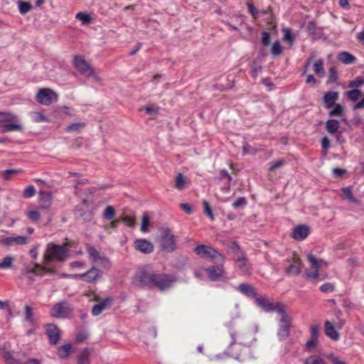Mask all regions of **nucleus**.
Here are the masks:
<instances>
[{
  "label": "nucleus",
  "instance_id": "0e129e2a",
  "mask_svg": "<svg viewBox=\"0 0 364 364\" xmlns=\"http://www.w3.org/2000/svg\"><path fill=\"white\" fill-rule=\"evenodd\" d=\"M334 289V286L331 283H325L322 284L320 287V290L322 292L327 293V292H331Z\"/></svg>",
  "mask_w": 364,
  "mask_h": 364
},
{
  "label": "nucleus",
  "instance_id": "a19ab883",
  "mask_svg": "<svg viewBox=\"0 0 364 364\" xmlns=\"http://www.w3.org/2000/svg\"><path fill=\"white\" fill-rule=\"evenodd\" d=\"M304 364H326L325 360L318 355H311L307 358Z\"/></svg>",
  "mask_w": 364,
  "mask_h": 364
},
{
  "label": "nucleus",
  "instance_id": "9d476101",
  "mask_svg": "<svg viewBox=\"0 0 364 364\" xmlns=\"http://www.w3.org/2000/svg\"><path fill=\"white\" fill-rule=\"evenodd\" d=\"M176 281L175 277L166 274L155 273L153 287H156L161 291L168 289Z\"/></svg>",
  "mask_w": 364,
  "mask_h": 364
},
{
  "label": "nucleus",
  "instance_id": "7c9ffc66",
  "mask_svg": "<svg viewBox=\"0 0 364 364\" xmlns=\"http://www.w3.org/2000/svg\"><path fill=\"white\" fill-rule=\"evenodd\" d=\"M332 108L333 109L328 113L329 117H343L345 115L344 109L341 105L336 104Z\"/></svg>",
  "mask_w": 364,
  "mask_h": 364
},
{
  "label": "nucleus",
  "instance_id": "680f3d73",
  "mask_svg": "<svg viewBox=\"0 0 364 364\" xmlns=\"http://www.w3.org/2000/svg\"><path fill=\"white\" fill-rule=\"evenodd\" d=\"M270 33L269 32L264 31L262 33V43L264 46H267L270 44Z\"/></svg>",
  "mask_w": 364,
  "mask_h": 364
},
{
  "label": "nucleus",
  "instance_id": "b1692460",
  "mask_svg": "<svg viewBox=\"0 0 364 364\" xmlns=\"http://www.w3.org/2000/svg\"><path fill=\"white\" fill-rule=\"evenodd\" d=\"M338 60L346 65L353 64L356 58L354 55L346 51H342L337 56Z\"/></svg>",
  "mask_w": 364,
  "mask_h": 364
},
{
  "label": "nucleus",
  "instance_id": "2eb2a0df",
  "mask_svg": "<svg viewBox=\"0 0 364 364\" xmlns=\"http://www.w3.org/2000/svg\"><path fill=\"white\" fill-rule=\"evenodd\" d=\"M338 92H326L323 97L321 98V104L325 109H331L335 105L336 101L338 100Z\"/></svg>",
  "mask_w": 364,
  "mask_h": 364
},
{
  "label": "nucleus",
  "instance_id": "ea45409f",
  "mask_svg": "<svg viewBox=\"0 0 364 364\" xmlns=\"http://www.w3.org/2000/svg\"><path fill=\"white\" fill-rule=\"evenodd\" d=\"M150 224V219L146 212H144L142 215L141 224L140 230L143 232H146L149 230V226Z\"/></svg>",
  "mask_w": 364,
  "mask_h": 364
},
{
  "label": "nucleus",
  "instance_id": "4468645a",
  "mask_svg": "<svg viewBox=\"0 0 364 364\" xmlns=\"http://www.w3.org/2000/svg\"><path fill=\"white\" fill-rule=\"evenodd\" d=\"M46 334L49 342L53 345H56L60 338V331L55 324L50 323L46 326Z\"/></svg>",
  "mask_w": 364,
  "mask_h": 364
},
{
  "label": "nucleus",
  "instance_id": "4c0bfd02",
  "mask_svg": "<svg viewBox=\"0 0 364 364\" xmlns=\"http://www.w3.org/2000/svg\"><path fill=\"white\" fill-rule=\"evenodd\" d=\"M314 70L320 77L324 75L323 61L321 59L316 60L314 64Z\"/></svg>",
  "mask_w": 364,
  "mask_h": 364
},
{
  "label": "nucleus",
  "instance_id": "c756f323",
  "mask_svg": "<svg viewBox=\"0 0 364 364\" xmlns=\"http://www.w3.org/2000/svg\"><path fill=\"white\" fill-rule=\"evenodd\" d=\"M31 117L32 120L36 123L47 122L49 121L48 117L41 112H31Z\"/></svg>",
  "mask_w": 364,
  "mask_h": 364
},
{
  "label": "nucleus",
  "instance_id": "bb28decb",
  "mask_svg": "<svg viewBox=\"0 0 364 364\" xmlns=\"http://www.w3.org/2000/svg\"><path fill=\"white\" fill-rule=\"evenodd\" d=\"M340 127L339 122L336 119H330L326 122L325 129L330 134L336 133Z\"/></svg>",
  "mask_w": 364,
  "mask_h": 364
},
{
  "label": "nucleus",
  "instance_id": "5701e85b",
  "mask_svg": "<svg viewBox=\"0 0 364 364\" xmlns=\"http://www.w3.org/2000/svg\"><path fill=\"white\" fill-rule=\"evenodd\" d=\"M51 199L52 195L50 192L42 191L39 192V200L42 208H48L51 205Z\"/></svg>",
  "mask_w": 364,
  "mask_h": 364
},
{
  "label": "nucleus",
  "instance_id": "e433bc0d",
  "mask_svg": "<svg viewBox=\"0 0 364 364\" xmlns=\"http://www.w3.org/2000/svg\"><path fill=\"white\" fill-rule=\"evenodd\" d=\"M18 5L21 14H26L32 9L31 4L28 1H19Z\"/></svg>",
  "mask_w": 364,
  "mask_h": 364
},
{
  "label": "nucleus",
  "instance_id": "393cba45",
  "mask_svg": "<svg viewBox=\"0 0 364 364\" xmlns=\"http://www.w3.org/2000/svg\"><path fill=\"white\" fill-rule=\"evenodd\" d=\"M237 289L243 294L250 296L255 297L257 292L255 289L250 284H241L237 287Z\"/></svg>",
  "mask_w": 364,
  "mask_h": 364
},
{
  "label": "nucleus",
  "instance_id": "a18cd8bd",
  "mask_svg": "<svg viewBox=\"0 0 364 364\" xmlns=\"http://www.w3.org/2000/svg\"><path fill=\"white\" fill-rule=\"evenodd\" d=\"M362 92L360 90H352L347 92V97L353 102H355L358 100Z\"/></svg>",
  "mask_w": 364,
  "mask_h": 364
},
{
  "label": "nucleus",
  "instance_id": "cd10ccee",
  "mask_svg": "<svg viewBox=\"0 0 364 364\" xmlns=\"http://www.w3.org/2000/svg\"><path fill=\"white\" fill-rule=\"evenodd\" d=\"M86 251L89 255V258L93 262H97L104 253L97 251L94 247L88 246Z\"/></svg>",
  "mask_w": 364,
  "mask_h": 364
},
{
  "label": "nucleus",
  "instance_id": "4d7b16f0",
  "mask_svg": "<svg viewBox=\"0 0 364 364\" xmlns=\"http://www.w3.org/2000/svg\"><path fill=\"white\" fill-rule=\"evenodd\" d=\"M311 338L318 339L319 335V326L318 324L312 325L310 328Z\"/></svg>",
  "mask_w": 364,
  "mask_h": 364
},
{
  "label": "nucleus",
  "instance_id": "13d9d810",
  "mask_svg": "<svg viewBox=\"0 0 364 364\" xmlns=\"http://www.w3.org/2000/svg\"><path fill=\"white\" fill-rule=\"evenodd\" d=\"M247 204V200L244 197L238 198L232 204V207L237 209L240 207L245 206Z\"/></svg>",
  "mask_w": 364,
  "mask_h": 364
},
{
  "label": "nucleus",
  "instance_id": "bf43d9fd",
  "mask_svg": "<svg viewBox=\"0 0 364 364\" xmlns=\"http://www.w3.org/2000/svg\"><path fill=\"white\" fill-rule=\"evenodd\" d=\"M27 215L30 220L33 222H36L40 218V213L36 210H29L27 212Z\"/></svg>",
  "mask_w": 364,
  "mask_h": 364
},
{
  "label": "nucleus",
  "instance_id": "6e6552de",
  "mask_svg": "<svg viewBox=\"0 0 364 364\" xmlns=\"http://www.w3.org/2000/svg\"><path fill=\"white\" fill-rule=\"evenodd\" d=\"M255 304L265 312L276 311L278 314L284 310V306L280 303L274 304L267 297H255Z\"/></svg>",
  "mask_w": 364,
  "mask_h": 364
},
{
  "label": "nucleus",
  "instance_id": "1a4fd4ad",
  "mask_svg": "<svg viewBox=\"0 0 364 364\" xmlns=\"http://www.w3.org/2000/svg\"><path fill=\"white\" fill-rule=\"evenodd\" d=\"M307 259L310 263V269L305 273L306 278L316 279L318 276V269L326 264V262L323 259H317L312 254L308 255Z\"/></svg>",
  "mask_w": 364,
  "mask_h": 364
},
{
  "label": "nucleus",
  "instance_id": "79ce46f5",
  "mask_svg": "<svg viewBox=\"0 0 364 364\" xmlns=\"http://www.w3.org/2000/svg\"><path fill=\"white\" fill-rule=\"evenodd\" d=\"M283 33H284L283 40L284 41H288L289 43L291 46L294 43V36L292 34L291 30L287 28H284L282 29Z\"/></svg>",
  "mask_w": 364,
  "mask_h": 364
},
{
  "label": "nucleus",
  "instance_id": "0eeeda50",
  "mask_svg": "<svg viewBox=\"0 0 364 364\" xmlns=\"http://www.w3.org/2000/svg\"><path fill=\"white\" fill-rule=\"evenodd\" d=\"M279 328L277 336L279 340H284L289 336L290 326L291 323V317L287 314L285 309L279 314Z\"/></svg>",
  "mask_w": 364,
  "mask_h": 364
},
{
  "label": "nucleus",
  "instance_id": "5fc2aeb1",
  "mask_svg": "<svg viewBox=\"0 0 364 364\" xmlns=\"http://www.w3.org/2000/svg\"><path fill=\"white\" fill-rule=\"evenodd\" d=\"M328 73V82L331 83L336 82L338 79L336 68L335 67L330 68Z\"/></svg>",
  "mask_w": 364,
  "mask_h": 364
},
{
  "label": "nucleus",
  "instance_id": "69168bd1",
  "mask_svg": "<svg viewBox=\"0 0 364 364\" xmlns=\"http://www.w3.org/2000/svg\"><path fill=\"white\" fill-rule=\"evenodd\" d=\"M0 244L6 247L13 246V237H6L0 239Z\"/></svg>",
  "mask_w": 364,
  "mask_h": 364
},
{
  "label": "nucleus",
  "instance_id": "39448f33",
  "mask_svg": "<svg viewBox=\"0 0 364 364\" xmlns=\"http://www.w3.org/2000/svg\"><path fill=\"white\" fill-rule=\"evenodd\" d=\"M155 273L149 267L140 269L135 276V282L141 288H153Z\"/></svg>",
  "mask_w": 364,
  "mask_h": 364
},
{
  "label": "nucleus",
  "instance_id": "c9c22d12",
  "mask_svg": "<svg viewBox=\"0 0 364 364\" xmlns=\"http://www.w3.org/2000/svg\"><path fill=\"white\" fill-rule=\"evenodd\" d=\"M25 310V321L29 322L30 323H33L34 322V314H33V309L29 306L26 305L24 307Z\"/></svg>",
  "mask_w": 364,
  "mask_h": 364
},
{
  "label": "nucleus",
  "instance_id": "4be33fe9",
  "mask_svg": "<svg viewBox=\"0 0 364 364\" xmlns=\"http://www.w3.org/2000/svg\"><path fill=\"white\" fill-rule=\"evenodd\" d=\"M112 303V299L107 297L101 302L95 304L92 309V314L94 316H99L102 311Z\"/></svg>",
  "mask_w": 364,
  "mask_h": 364
},
{
  "label": "nucleus",
  "instance_id": "20e7f679",
  "mask_svg": "<svg viewBox=\"0 0 364 364\" xmlns=\"http://www.w3.org/2000/svg\"><path fill=\"white\" fill-rule=\"evenodd\" d=\"M159 242L161 249L168 252H173L176 248L175 236L171 229L168 228H162L161 229Z\"/></svg>",
  "mask_w": 364,
  "mask_h": 364
},
{
  "label": "nucleus",
  "instance_id": "3c124183",
  "mask_svg": "<svg viewBox=\"0 0 364 364\" xmlns=\"http://www.w3.org/2000/svg\"><path fill=\"white\" fill-rule=\"evenodd\" d=\"M36 193V190L33 186H27L23 193V197L25 198H29L33 196H34Z\"/></svg>",
  "mask_w": 364,
  "mask_h": 364
},
{
  "label": "nucleus",
  "instance_id": "dca6fc26",
  "mask_svg": "<svg viewBox=\"0 0 364 364\" xmlns=\"http://www.w3.org/2000/svg\"><path fill=\"white\" fill-rule=\"evenodd\" d=\"M309 232V228L306 225H299L292 230L291 235L294 240L301 241L307 237Z\"/></svg>",
  "mask_w": 364,
  "mask_h": 364
},
{
  "label": "nucleus",
  "instance_id": "774afa93",
  "mask_svg": "<svg viewBox=\"0 0 364 364\" xmlns=\"http://www.w3.org/2000/svg\"><path fill=\"white\" fill-rule=\"evenodd\" d=\"M4 360L6 364H20V362L15 359L11 354H7Z\"/></svg>",
  "mask_w": 364,
  "mask_h": 364
},
{
  "label": "nucleus",
  "instance_id": "f03ea898",
  "mask_svg": "<svg viewBox=\"0 0 364 364\" xmlns=\"http://www.w3.org/2000/svg\"><path fill=\"white\" fill-rule=\"evenodd\" d=\"M23 127L19 124L18 117L10 112H0V132H21Z\"/></svg>",
  "mask_w": 364,
  "mask_h": 364
},
{
  "label": "nucleus",
  "instance_id": "f257e3e1",
  "mask_svg": "<svg viewBox=\"0 0 364 364\" xmlns=\"http://www.w3.org/2000/svg\"><path fill=\"white\" fill-rule=\"evenodd\" d=\"M69 257L67 244L62 245L49 242L43 254V263L48 264L52 262H64Z\"/></svg>",
  "mask_w": 364,
  "mask_h": 364
},
{
  "label": "nucleus",
  "instance_id": "603ef678",
  "mask_svg": "<svg viewBox=\"0 0 364 364\" xmlns=\"http://www.w3.org/2000/svg\"><path fill=\"white\" fill-rule=\"evenodd\" d=\"M318 339L311 338L305 344V348L309 352H312L317 344Z\"/></svg>",
  "mask_w": 364,
  "mask_h": 364
},
{
  "label": "nucleus",
  "instance_id": "6e6d98bb",
  "mask_svg": "<svg viewBox=\"0 0 364 364\" xmlns=\"http://www.w3.org/2000/svg\"><path fill=\"white\" fill-rule=\"evenodd\" d=\"M364 84V80L362 77H357L354 80L350 82L349 87H359Z\"/></svg>",
  "mask_w": 364,
  "mask_h": 364
},
{
  "label": "nucleus",
  "instance_id": "58836bf2",
  "mask_svg": "<svg viewBox=\"0 0 364 364\" xmlns=\"http://www.w3.org/2000/svg\"><path fill=\"white\" fill-rule=\"evenodd\" d=\"M115 215H116V211H115V209L114 208V207H112L111 205H108L105 209L102 216L105 219L110 220H112L115 217Z\"/></svg>",
  "mask_w": 364,
  "mask_h": 364
},
{
  "label": "nucleus",
  "instance_id": "de8ad7c7",
  "mask_svg": "<svg viewBox=\"0 0 364 364\" xmlns=\"http://www.w3.org/2000/svg\"><path fill=\"white\" fill-rule=\"evenodd\" d=\"M282 47L279 42H275L273 43L271 49V53L273 55L277 56L282 54Z\"/></svg>",
  "mask_w": 364,
  "mask_h": 364
},
{
  "label": "nucleus",
  "instance_id": "c85d7f7f",
  "mask_svg": "<svg viewBox=\"0 0 364 364\" xmlns=\"http://www.w3.org/2000/svg\"><path fill=\"white\" fill-rule=\"evenodd\" d=\"M71 344H65L58 348L57 353L61 358H66L71 352Z\"/></svg>",
  "mask_w": 364,
  "mask_h": 364
},
{
  "label": "nucleus",
  "instance_id": "473e14b6",
  "mask_svg": "<svg viewBox=\"0 0 364 364\" xmlns=\"http://www.w3.org/2000/svg\"><path fill=\"white\" fill-rule=\"evenodd\" d=\"M90 355V350L89 348H85L78 356L77 364H88L89 358Z\"/></svg>",
  "mask_w": 364,
  "mask_h": 364
},
{
  "label": "nucleus",
  "instance_id": "37998d69",
  "mask_svg": "<svg viewBox=\"0 0 364 364\" xmlns=\"http://www.w3.org/2000/svg\"><path fill=\"white\" fill-rule=\"evenodd\" d=\"M14 259L11 256H6L4 258L3 262H0V269L11 268Z\"/></svg>",
  "mask_w": 364,
  "mask_h": 364
},
{
  "label": "nucleus",
  "instance_id": "f8f14e48",
  "mask_svg": "<svg viewBox=\"0 0 364 364\" xmlns=\"http://www.w3.org/2000/svg\"><path fill=\"white\" fill-rule=\"evenodd\" d=\"M289 263V265L285 269V273L287 275L296 276L301 273V260L300 257L294 254L290 259L286 260Z\"/></svg>",
  "mask_w": 364,
  "mask_h": 364
},
{
  "label": "nucleus",
  "instance_id": "a878e982",
  "mask_svg": "<svg viewBox=\"0 0 364 364\" xmlns=\"http://www.w3.org/2000/svg\"><path fill=\"white\" fill-rule=\"evenodd\" d=\"M188 178L181 173H179L175 179L174 188L178 191L184 190L187 187Z\"/></svg>",
  "mask_w": 364,
  "mask_h": 364
},
{
  "label": "nucleus",
  "instance_id": "49530a36",
  "mask_svg": "<svg viewBox=\"0 0 364 364\" xmlns=\"http://www.w3.org/2000/svg\"><path fill=\"white\" fill-rule=\"evenodd\" d=\"M203 206L204 209V213L210 218V220H214V214L212 211L211 207L208 201L204 200L203 202Z\"/></svg>",
  "mask_w": 364,
  "mask_h": 364
},
{
  "label": "nucleus",
  "instance_id": "f3484780",
  "mask_svg": "<svg viewBox=\"0 0 364 364\" xmlns=\"http://www.w3.org/2000/svg\"><path fill=\"white\" fill-rule=\"evenodd\" d=\"M134 247L136 250L149 254L154 251V246L151 242L145 239H138L134 242Z\"/></svg>",
  "mask_w": 364,
  "mask_h": 364
},
{
  "label": "nucleus",
  "instance_id": "2f4dec72",
  "mask_svg": "<svg viewBox=\"0 0 364 364\" xmlns=\"http://www.w3.org/2000/svg\"><path fill=\"white\" fill-rule=\"evenodd\" d=\"M10 348V343L0 338V355L3 358H5L7 354H11V352L9 351Z\"/></svg>",
  "mask_w": 364,
  "mask_h": 364
},
{
  "label": "nucleus",
  "instance_id": "ddd939ff",
  "mask_svg": "<svg viewBox=\"0 0 364 364\" xmlns=\"http://www.w3.org/2000/svg\"><path fill=\"white\" fill-rule=\"evenodd\" d=\"M71 311L70 305L66 301H62L53 306L50 314L55 318H65L70 314Z\"/></svg>",
  "mask_w": 364,
  "mask_h": 364
},
{
  "label": "nucleus",
  "instance_id": "423d86ee",
  "mask_svg": "<svg viewBox=\"0 0 364 364\" xmlns=\"http://www.w3.org/2000/svg\"><path fill=\"white\" fill-rule=\"evenodd\" d=\"M194 252L203 259H215L218 262L224 261L223 255L215 249L208 245H199L195 247Z\"/></svg>",
  "mask_w": 364,
  "mask_h": 364
},
{
  "label": "nucleus",
  "instance_id": "338daca9",
  "mask_svg": "<svg viewBox=\"0 0 364 364\" xmlns=\"http://www.w3.org/2000/svg\"><path fill=\"white\" fill-rule=\"evenodd\" d=\"M327 358L331 360L332 364H346L343 360L335 356L333 354L328 355Z\"/></svg>",
  "mask_w": 364,
  "mask_h": 364
},
{
  "label": "nucleus",
  "instance_id": "f704fd0d",
  "mask_svg": "<svg viewBox=\"0 0 364 364\" xmlns=\"http://www.w3.org/2000/svg\"><path fill=\"white\" fill-rule=\"evenodd\" d=\"M85 127V123L84 122H75L70 125H68L65 130L68 132H79L81 129H82Z\"/></svg>",
  "mask_w": 364,
  "mask_h": 364
},
{
  "label": "nucleus",
  "instance_id": "e2e57ef3",
  "mask_svg": "<svg viewBox=\"0 0 364 364\" xmlns=\"http://www.w3.org/2000/svg\"><path fill=\"white\" fill-rule=\"evenodd\" d=\"M256 153V150L252 147L250 145L245 144L242 146V154L243 155L246 154H253Z\"/></svg>",
  "mask_w": 364,
  "mask_h": 364
},
{
  "label": "nucleus",
  "instance_id": "72a5a7b5",
  "mask_svg": "<svg viewBox=\"0 0 364 364\" xmlns=\"http://www.w3.org/2000/svg\"><path fill=\"white\" fill-rule=\"evenodd\" d=\"M75 18L80 21L84 25H89L92 22L91 16L87 13L79 12L75 15Z\"/></svg>",
  "mask_w": 364,
  "mask_h": 364
},
{
  "label": "nucleus",
  "instance_id": "c03bdc74",
  "mask_svg": "<svg viewBox=\"0 0 364 364\" xmlns=\"http://www.w3.org/2000/svg\"><path fill=\"white\" fill-rule=\"evenodd\" d=\"M96 263H98L99 265L105 269L109 268L112 264L109 259L107 257L105 254L102 255Z\"/></svg>",
  "mask_w": 364,
  "mask_h": 364
},
{
  "label": "nucleus",
  "instance_id": "052dcab7",
  "mask_svg": "<svg viewBox=\"0 0 364 364\" xmlns=\"http://www.w3.org/2000/svg\"><path fill=\"white\" fill-rule=\"evenodd\" d=\"M247 6L249 12L251 14L254 18H257L258 16L259 11L255 7L252 3H247Z\"/></svg>",
  "mask_w": 364,
  "mask_h": 364
},
{
  "label": "nucleus",
  "instance_id": "6ab92c4d",
  "mask_svg": "<svg viewBox=\"0 0 364 364\" xmlns=\"http://www.w3.org/2000/svg\"><path fill=\"white\" fill-rule=\"evenodd\" d=\"M206 272L212 281H218L222 277L224 269L222 265L210 266L207 268Z\"/></svg>",
  "mask_w": 364,
  "mask_h": 364
},
{
  "label": "nucleus",
  "instance_id": "412c9836",
  "mask_svg": "<svg viewBox=\"0 0 364 364\" xmlns=\"http://www.w3.org/2000/svg\"><path fill=\"white\" fill-rule=\"evenodd\" d=\"M342 198L353 204H360V200L355 197L352 186H346L341 188Z\"/></svg>",
  "mask_w": 364,
  "mask_h": 364
},
{
  "label": "nucleus",
  "instance_id": "7ed1b4c3",
  "mask_svg": "<svg viewBox=\"0 0 364 364\" xmlns=\"http://www.w3.org/2000/svg\"><path fill=\"white\" fill-rule=\"evenodd\" d=\"M73 64L81 75L87 77H92L96 81L100 80V77L95 73L94 68L84 57L75 55L73 58Z\"/></svg>",
  "mask_w": 364,
  "mask_h": 364
},
{
  "label": "nucleus",
  "instance_id": "09e8293b",
  "mask_svg": "<svg viewBox=\"0 0 364 364\" xmlns=\"http://www.w3.org/2000/svg\"><path fill=\"white\" fill-rule=\"evenodd\" d=\"M79 212V216L82 218L85 221H90L92 218L94 213L92 210L89 212L82 211L81 209L77 210Z\"/></svg>",
  "mask_w": 364,
  "mask_h": 364
},
{
  "label": "nucleus",
  "instance_id": "8fccbe9b",
  "mask_svg": "<svg viewBox=\"0 0 364 364\" xmlns=\"http://www.w3.org/2000/svg\"><path fill=\"white\" fill-rule=\"evenodd\" d=\"M28 242V238L27 237L21 236V235L13 237L14 245H26Z\"/></svg>",
  "mask_w": 364,
  "mask_h": 364
},
{
  "label": "nucleus",
  "instance_id": "864d4df0",
  "mask_svg": "<svg viewBox=\"0 0 364 364\" xmlns=\"http://www.w3.org/2000/svg\"><path fill=\"white\" fill-rule=\"evenodd\" d=\"M122 222L124 223L128 227L134 228L136 225V218L134 216L124 215Z\"/></svg>",
  "mask_w": 364,
  "mask_h": 364
},
{
  "label": "nucleus",
  "instance_id": "9b49d317",
  "mask_svg": "<svg viewBox=\"0 0 364 364\" xmlns=\"http://www.w3.org/2000/svg\"><path fill=\"white\" fill-rule=\"evenodd\" d=\"M102 272L99 269L92 267L86 272L83 274H76L72 275L71 277L81 279L87 283H95L102 277Z\"/></svg>",
  "mask_w": 364,
  "mask_h": 364
},
{
  "label": "nucleus",
  "instance_id": "a211bd4d",
  "mask_svg": "<svg viewBox=\"0 0 364 364\" xmlns=\"http://www.w3.org/2000/svg\"><path fill=\"white\" fill-rule=\"evenodd\" d=\"M334 323L330 321H326L324 323L325 334L333 341H338L340 338L339 333L336 330Z\"/></svg>",
  "mask_w": 364,
  "mask_h": 364
},
{
  "label": "nucleus",
  "instance_id": "aec40b11",
  "mask_svg": "<svg viewBox=\"0 0 364 364\" xmlns=\"http://www.w3.org/2000/svg\"><path fill=\"white\" fill-rule=\"evenodd\" d=\"M51 90L49 89H41L36 95L37 101L44 105H49L52 103L50 96Z\"/></svg>",
  "mask_w": 364,
  "mask_h": 364
}]
</instances>
